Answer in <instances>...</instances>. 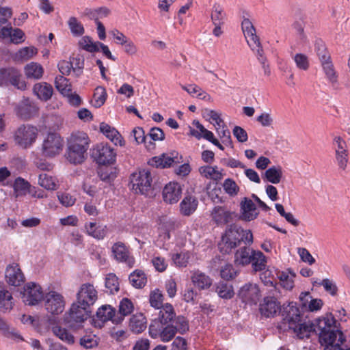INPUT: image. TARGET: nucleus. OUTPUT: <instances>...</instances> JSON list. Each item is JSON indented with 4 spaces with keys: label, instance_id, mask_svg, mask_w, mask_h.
I'll return each instance as SVG.
<instances>
[{
    "label": "nucleus",
    "instance_id": "nucleus-62",
    "mask_svg": "<svg viewBox=\"0 0 350 350\" xmlns=\"http://www.w3.org/2000/svg\"><path fill=\"white\" fill-rule=\"evenodd\" d=\"M151 262L155 269L159 272H163L167 267V263L165 259L159 255H154Z\"/></svg>",
    "mask_w": 350,
    "mask_h": 350
},
{
    "label": "nucleus",
    "instance_id": "nucleus-51",
    "mask_svg": "<svg viewBox=\"0 0 350 350\" xmlns=\"http://www.w3.org/2000/svg\"><path fill=\"white\" fill-rule=\"evenodd\" d=\"M38 53L34 46H26L21 49L16 54V59L18 60L27 61L33 57Z\"/></svg>",
    "mask_w": 350,
    "mask_h": 350
},
{
    "label": "nucleus",
    "instance_id": "nucleus-57",
    "mask_svg": "<svg viewBox=\"0 0 350 350\" xmlns=\"http://www.w3.org/2000/svg\"><path fill=\"white\" fill-rule=\"evenodd\" d=\"M278 278L281 282V285L283 288L291 290L294 286V281L293 278L294 275H289L287 273L282 271L280 272L278 275Z\"/></svg>",
    "mask_w": 350,
    "mask_h": 350
},
{
    "label": "nucleus",
    "instance_id": "nucleus-15",
    "mask_svg": "<svg viewBox=\"0 0 350 350\" xmlns=\"http://www.w3.org/2000/svg\"><path fill=\"white\" fill-rule=\"evenodd\" d=\"M43 298V293L40 285L30 282L24 287L23 302L29 306L38 304Z\"/></svg>",
    "mask_w": 350,
    "mask_h": 350
},
{
    "label": "nucleus",
    "instance_id": "nucleus-38",
    "mask_svg": "<svg viewBox=\"0 0 350 350\" xmlns=\"http://www.w3.org/2000/svg\"><path fill=\"white\" fill-rule=\"evenodd\" d=\"M44 72L42 66L36 62H31L25 67V73L27 78L40 79Z\"/></svg>",
    "mask_w": 350,
    "mask_h": 350
},
{
    "label": "nucleus",
    "instance_id": "nucleus-34",
    "mask_svg": "<svg viewBox=\"0 0 350 350\" xmlns=\"http://www.w3.org/2000/svg\"><path fill=\"white\" fill-rule=\"evenodd\" d=\"M85 228L90 236L96 239H103L107 232L106 226H96L95 222L85 224Z\"/></svg>",
    "mask_w": 350,
    "mask_h": 350
},
{
    "label": "nucleus",
    "instance_id": "nucleus-24",
    "mask_svg": "<svg viewBox=\"0 0 350 350\" xmlns=\"http://www.w3.org/2000/svg\"><path fill=\"white\" fill-rule=\"evenodd\" d=\"M100 132L106 136L115 145L122 146L124 145V140L120 133L110 125L102 122L100 124Z\"/></svg>",
    "mask_w": 350,
    "mask_h": 350
},
{
    "label": "nucleus",
    "instance_id": "nucleus-26",
    "mask_svg": "<svg viewBox=\"0 0 350 350\" xmlns=\"http://www.w3.org/2000/svg\"><path fill=\"white\" fill-rule=\"evenodd\" d=\"M37 112L38 108L36 106L28 99L22 101L16 108L17 115L23 120L30 119Z\"/></svg>",
    "mask_w": 350,
    "mask_h": 350
},
{
    "label": "nucleus",
    "instance_id": "nucleus-46",
    "mask_svg": "<svg viewBox=\"0 0 350 350\" xmlns=\"http://www.w3.org/2000/svg\"><path fill=\"white\" fill-rule=\"evenodd\" d=\"M172 324L174 325V327L177 333L184 334L189 331V321L183 316L176 317Z\"/></svg>",
    "mask_w": 350,
    "mask_h": 350
},
{
    "label": "nucleus",
    "instance_id": "nucleus-16",
    "mask_svg": "<svg viewBox=\"0 0 350 350\" xmlns=\"http://www.w3.org/2000/svg\"><path fill=\"white\" fill-rule=\"evenodd\" d=\"M259 310L265 317H273L281 311V305L275 297L267 296L260 304Z\"/></svg>",
    "mask_w": 350,
    "mask_h": 350
},
{
    "label": "nucleus",
    "instance_id": "nucleus-35",
    "mask_svg": "<svg viewBox=\"0 0 350 350\" xmlns=\"http://www.w3.org/2000/svg\"><path fill=\"white\" fill-rule=\"evenodd\" d=\"M199 172L202 176L216 181L222 179L224 176L223 170H219L217 166H202L200 167Z\"/></svg>",
    "mask_w": 350,
    "mask_h": 350
},
{
    "label": "nucleus",
    "instance_id": "nucleus-56",
    "mask_svg": "<svg viewBox=\"0 0 350 350\" xmlns=\"http://www.w3.org/2000/svg\"><path fill=\"white\" fill-rule=\"evenodd\" d=\"M98 338L96 335L88 334L84 335L80 339V345L85 349H92L96 347L98 344Z\"/></svg>",
    "mask_w": 350,
    "mask_h": 350
},
{
    "label": "nucleus",
    "instance_id": "nucleus-39",
    "mask_svg": "<svg viewBox=\"0 0 350 350\" xmlns=\"http://www.w3.org/2000/svg\"><path fill=\"white\" fill-rule=\"evenodd\" d=\"M52 331L53 333L63 342L68 345L75 343V337L67 329L56 325L53 327Z\"/></svg>",
    "mask_w": 350,
    "mask_h": 350
},
{
    "label": "nucleus",
    "instance_id": "nucleus-19",
    "mask_svg": "<svg viewBox=\"0 0 350 350\" xmlns=\"http://www.w3.org/2000/svg\"><path fill=\"white\" fill-rule=\"evenodd\" d=\"M7 282L12 286H18L25 281V276L19 265L16 263L9 265L5 270Z\"/></svg>",
    "mask_w": 350,
    "mask_h": 350
},
{
    "label": "nucleus",
    "instance_id": "nucleus-45",
    "mask_svg": "<svg viewBox=\"0 0 350 350\" xmlns=\"http://www.w3.org/2000/svg\"><path fill=\"white\" fill-rule=\"evenodd\" d=\"M55 85L63 96L68 94L69 92L72 91L71 84L69 83L68 79L62 75L55 77Z\"/></svg>",
    "mask_w": 350,
    "mask_h": 350
},
{
    "label": "nucleus",
    "instance_id": "nucleus-43",
    "mask_svg": "<svg viewBox=\"0 0 350 350\" xmlns=\"http://www.w3.org/2000/svg\"><path fill=\"white\" fill-rule=\"evenodd\" d=\"M107 98L106 90L102 86H98L95 90L91 101L92 106L98 108L104 105Z\"/></svg>",
    "mask_w": 350,
    "mask_h": 350
},
{
    "label": "nucleus",
    "instance_id": "nucleus-64",
    "mask_svg": "<svg viewBox=\"0 0 350 350\" xmlns=\"http://www.w3.org/2000/svg\"><path fill=\"white\" fill-rule=\"evenodd\" d=\"M204 116L208 118L209 120L215 126H220L221 124L224 122L220 118V115L214 110L206 109L204 111Z\"/></svg>",
    "mask_w": 350,
    "mask_h": 350
},
{
    "label": "nucleus",
    "instance_id": "nucleus-17",
    "mask_svg": "<svg viewBox=\"0 0 350 350\" xmlns=\"http://www.w3.org/2000/svg\"><path fill=\"white\" fill-rule=\"evenodd\" d=\"M112 253L116 260L125 262L132 267L135 264V259L131 255L129 247L122 242H117L112 246Z\"/></svg>",
    "mask_w": 350,
    "mask_h": 350
},
{
    "label": "nucleus",
    "instance_id": "nucleus-54",
    "mask_svg": "<svg viewBox=\"0 0 350 350\" xmlns=\"http://www.w3.org/2000/svg\"><path fill=\"white\" fill-rule=\"evenodd\" d=\"M296 66L301 70H307L309 68L310 63L307 55L303 53H297L292 56Z\"/></svg>",
    "mask_w": 350,
    "mask_h": 350
},
{
    "label": "nucleus",
    "instance_id": "nucleus-61",
    "mask_svg": "<svg viewBox=\"0 0 350 350\" xmlns=\"http://www.w3.org/2000/svg\"><path fill=\"white\" fill-rule=\"evenodd\" d=\"M163 302V295L159 289L153 291L150 295V303L151 306L155 308H161Z\"/></svg>",
    "mask_w": 350,
    "mask_h": 350
},
{
    "label": "nucleus",
    "instance_id": "nucleus-50",
    "mask_svg": "<svg viewBox=\"0 0 350 350\" xmlns=\"http://www.w3.org/2000/svg\"><path fill=\"white\" fill-rule=\"evenodd\" d=\"M68 25L73 36H80L84 33V27L76 17H70L68 21Z\"/></svg>",
    "mask_w": 350,
    "mask_h": 350
},
{
    "label": "nucleus",
    "instance_id": "nucleus-60",
    "mask_svg": "<svg viewBox=\"0 0 350 350\" xmlns=\"http://www.w3.org/2000/svg\"><path fill=\"white\" fill-rule=\"evenodd\" d=\"M223 188L225 192L231 196L237 195L239 191V186L236 182L231 178H227L224 180Z\"/></svg>",
    "mask_w": 350,
    "mask_h": 350
},
{
    "label": "nucleus",
    "instance_id": "nucleus-8",
    "mask_svg": "<svg viewBox=\"0 0 350 350\" xmlns=\"http://www.w3.org/2000/svg\"><path fill=\"white\" fill-rule=\"evenodd\" d=\"M239 228L237 225H230L222 236L218 247L221 253L228 254L241 241Z\"/></svg>",
    "mask_w": 350,
    "mask_h": 350
},
{
    "label": "nucleus",
    "instance_id": "nucleus-23",
    "mask_svg": "<svg viewBox=\"0 0 350 350\" xmlns=\"http://www.w3.org/2000/svg\"><path fill=\"white\" fill-rule=\"evenodd\" d=\"M302 308L310 312L319 310L323 306L321 299L312 298L309 292H302L299 295Z\"/></svg>",
    "mask_w": 350,
    "mask_h": 350
},
{
    "label": "nucleus",
    "instance_id": "nucleus-58",
    "mask_svg": "<svg viewBox=\"0 0 350 350\" xmlns=\"http://www.w3.org/2000/svg\"><path fill=\"white\" fill-rule=\"evenodd\" d=\"M172 259L176 266L185 267L187 266L189 262V254L187 252L174 254L172 256Z\"/></svg>",
    "mask_w": 350,
    "mask_h": 350
},
{
    "label": "nucleus",
    "instance_id": "nucleus-21",
    "mask_svg": "<svg viewBox=\"0 0 350 350\" xmlns=\"http://www.w3.org/2000/svg\"><path fill=\"white\" fill-rule=\"evenodd\" d=\"M260 295L256 284L248 283L242 286V301L256 304Z\"/></svg>",
    "mask_w": 350,
    "mask_h": 350
},
{
    "label": "nucleus",
    "instance_id": "nucleus-10",
    "mask_svg": "<svg viewBox=\"0 0 350 350\" xmlns=\"http://www.w3.org/2000/svg\"><path fill=\"white\" fill-rule=\"evenodd\" d=\"M329 317L332 316L327 315L325 317L317 319L315 320L314 323H312L310 321L308 322H302V321L301 320L300 322H298L289 329L293 331V333L299 339L309 338L311 334L314 332H317V329L319 331V338L320 339V333L321 332V329L317 325L318 321L319 320L325 319Z\"/></svg>",
    "mask_w": 350,
    "mask_h": 350
},
{
    "label": "nucleus",
    "instance_id": "nucleus-59",
    "mask_svg": "<svg viewBox=\"0 0 350 350\" xmlns=\"http://www.w3.org/2000/svg\"><path fill=\"white\" fill-rule=\"evenodd\" d=\"M318 285L323 286L325 291L332 296H336L338 294V290L336 283L328 278L320 281Z\"/></svg>",
    "mask_w": 350,
    "mask_h": 350
},
{
    "label": "nucleus",
    "instance_id": "nucleus-41",
    "mask_svg": "<svg viewBox=\"0 0 350 350\" xmlns=\"http://www.w3.org/2000/svg\"><path fill=\"white\" fill-rule=\"evenodd\" d=\"M211 20L213 25H223L224 24L226 13L221 5L214 4L211 12Z\"/></svg>",
    "mask_w": 350,
    "mask_h": 350
},
{
    "label": "nucleus",
    "instance_id": "nucleus-49",
    "mask_svg": "<svg viewBox=\"0 0 350 350\" xmlns=\"http://www.w3.org/2000/svg\"><path fill=\"white\" fill-rule=\"evenodd\" d=\"M13 187L15 196L18 197L19 196L25 195L27 191L30 187V185L23 178L18 177L15 180Z\"/></svg>",
    "mask_w": 350,
    "mask_h": 350
},
{
    "label": "nucleus",
    "instance_id": "nucleus-28",
    "mask_svg": "<svg viewBox=\"0 0 350 350\" xmlns=\"http://www.w3.org/2000/svg\"><path fill=\"white\" fill-rule=\"evenodd\" d=\"M198 205L196 198L191 195L185 196L180 204V211L184 216H189L195 212Z\"/></svg>",
    "mask_w": 350,
    "mask_h": 350
},
{
    "label": "nucleus",
    "instance_id": "nucleus-30",
    "mask_svg": "<svg viewBox=\"0 0 350 350\" xmlns=\"http://www.w3.org/2000/svg\"><path fill=\"white\" fill-rule=\"evenodd\" d=\"M33 91L38 98L44 101L49 100L53 92L52 86L46 82L36 83Z\"/></svg>",
    "mask_w": 350,
    "mask_h": 350
},
{
    "label": "nucleus",
    "instance_id": "nucleus-22",
    "mask_svg": "<svg viewBox=\"0 0 350 350\" xmlns=\"http://www.w3.org/2000/svg\"><path fill=\"white\" fill-rule=\"evenodd\" d=\"M254 202L250 198H242V221H250L254 220L258 215Z\"/></svg>",
    "mask_w": 350,
    "mask_h": 350
},
{
    "label": "nucleus",
    "instance_id": "nucleus-44",
    "mask_svg": "<svg viewBox=\"0 0 350 350\" xmlns=\"http://www.w3.org/2000/svg\"><path fill=\"white\" fill-rule=\"evenodd\" d=\"M13 307L12 296L8 291H0V310L3 312L10 311Z\"/></svg>",
    "mask_w": 350,
    "mask_h": 350
},
{
    "label": "nucleus",
    "instance_id": "nucleus-7",
    "mask_svg": "<svg viewBox=\"0 0 350 350\" xmlns=\"http://www.w3.org/2000/svg\"><path fill=\"white\" fill-rule=\"evenodd\" d=\"M12 85L18 90H24L26 83L22 79L20 72L14 68L0 69V85L8 86Z\"/></svg>",
    "mask_w": 350,
    "mask_h": 350
},
{
    "label": "nucleus",
    "instance_id": "nucleus-63",
    "mask_svg": "<svg viewBox=\"0 0 350 350\" xmlns=\"http://www.w3.org/2000/svg\"><path fill=\"white\" fill-rule=\"evenodd\" d=\"M264 271L261 273L260 278L262 282L267 286H275L276 284V280L274 278L272 272L269 270H263Z\"/></svg>",
    "mask_w": 350,
    "mask_h": 350
},
{
    "label": "nucleus",
    "instance_id": "nucleus-2",
    "mask_svg": "<svg viewBox=\"0 0 350 350\" xmlns=\"http://www.w3.org/2000/svg\"><path fill=\"white\" fill-rule=\"evenodd\" d=\"M90 139L88 135L81 131L72 133L68 139V145L65 157L73 164H81L87 158Z\"/></svg>",
    "mask_w": 350,
    "mask_h": 350
},
{
    "label": "nucleus",
    "instance_id": "nucleus-20",
    "mask_svg": "<svg viewBox=\"0 0 350 350\" xmlns=\"http://www.w3.org/2000/svg\"><path fill=\"white\" fill-rule=\"evenodd\" d=\"M181 194V186L177 183H170L165 185L163 191L164 201L170 204L176 203L180 198Z\"/></svg>",
    "mask_w": 350,
    "mask_h": 350
},
{
    "label": "nucleus",
    "instance_id": "nucleus-12",
    "mask_svg": "<svg viewBox=\"0 0 350 350\" xmlns=\"http://www.w3.org/2000/svg\"><path fill=\"white\" fill-rule=\"evenodd\" d=\"M45 308L52 314H59L65 308V299L60 293L56 291H50L45 296Z\"/></svg>",
    "mask_w": 350,
    "mask_h": 350
},
{
    "label": "nucleus",
    "instance_id": "nucleus-32",
    "mask_svg": "<svg viewBox=\"0 0 350 350\" xmlns=\"http://www.w3.org/2000/svg\"><path fill=\"white\" fill-rule=\"evenodd\" d=\"M267 262L266 256L259 250L254 252L251 256V259L247 261V264H252V267L254 272L265 270L267 267Z\"/></svg>",
    "mask_w": 350,
    "mask_h": 350
},
{
    "label": "nucleus",
    "instance_id": "nucleus-36",
    "mask_svg": "<svg viewBox=\"0 0 350 350\" xmlns=\"http://www.w3.org/2000/svg\"><path fill=\"white\" fill-rule=\"evenodd\" d=\"M283 174L282 168L280 165H274L267 169L264 174V178L272 184H278Z\"/></svg>",
    "mask_w": 350,
    "mask_h": 350
},
{
    "label": "nucleus",
    "instance_id": "nucleus-6",
    "mask_svg": "<svg viewBox=\"0 0 350 350\" xmlns=\"http://www.w3.org/2000/svg\"><path fill=\"white\" fill-rule=\"evenodd\" d=\"M132 189L136 193L148 195L151 190L152 177L150 172L147 170H140L132 174L131 177Z\"/></svg>",
    "mask_w": 350,
    "mask_h": 350
},
{
    "label": "nucleus",
    "instance_id": "nucleus-42",
    "mask_svg": "<svg viewBox=\"0 0 350 350\" xmlns=\"http://www.w3.org/2000/svg\"><path fill=\"white\" fill-rule=\"evenodd\" d=\"M98 175L101 180L110 183L116 178V172L115 169L105 165L98 168Z\"/></svg>",
    "mask_w": 350,
    "mask_h": 350
},
{
    "label": "nucleus",
    "instance_id": "nucleus-55",
    "mask_svg": "<svg viewBox=\"0 0 350 350\" xmlns=\"http://www.w3.org/2000/svg\"><path fill=\"white\" fill-rule=\"evenodd\" d=\"M321 66L329 81L332 83L336 82L337 80V76L331 59L327 61L321 62Z\"/></svg>",
    "mask_w": 350,
    "mask_h": 350
},
{
    "label": "nucleus",
    "instance_id": "nucleus-33",
    "mask_svg": "<svg viewBox=\"0 0 350 350\" xmlns=\"http://www.w3.org/2000/svg\"><path fill=\"white\" fill-rule=\"evenodd\" d=\"M176 157H174V154L172 155L167 154H163L158 157H153L150 163L151 165L156 167L165 168L170 167L174 163H178V161H176Z\"/></svg>",
    "mask_w": 350,
    "mask_h": 350
},
{
    "label": "nucleus",
    "instance_id": "nucleus-13",
    "mask_svg": "<svg viewBox=\"0 0 350 350\" xmlns=\"http://www.w3.org/2000/svg\"><path fill=\"white\" fill-rule=\"evenodd\" d=\"M92 154L100 165H105L116 161V153L113 148L107 144H98L93 150Z\"/></svg>",
    "mask_w": 350,
    "mask_h": 350
},
{
    "label": "nucleus",
    "instance_id": "nucleus-3",
    "mask_svg": "<svg viewBox=\"0 0 350 350\" xmlns=\"http://www.w3.org/2000/svg\"><path fill=\"white\" fill-rule=\"evenodd\" d=\"M90 309L77 302L73 303L69 311L64 315L65 323L73 330L81 329L83 323L90 317Z\"/></svg>",
    "mask_w": 350,
    "mask_h": 350
},
{
    "label": "nucleus",
    "instance_id": "nucleus-31",
    "mask_svg": "<svg viewBox=\"0 0 350 350\" xmlns=\"http://www.w3.org/2000/svg\"><path fill=\"white\" fill-rule=\"evenodd\" d=\"M174 318H176V314L173 306L170 304H166L161 308L157 322L162 325L172 324Z\"/></svg>",
    "mask_w": 350,
    "mask_h": 350
},
{
    "label": "nucleus",
    "instance_id": "nucleus-27",
    "mask_svg": "<svg viewBox=\"0 0 350 350\" xmlns=\"http://www.w3.org/2000/svg\"><path fill=\"white\" fill-rule=\"evenodd\" d=\"M129 328L134 334H140L147 327L146 318L142 313L133 314L129 321Z\"/></svg>",
    "mask_w": 350,
    "mask_h": 350
},
{
    "label": "nucleus",
    "instance_id": "nucleus-18",
    "mask_svg": "<svg viewBox=\"0 0 350 350\" xmlns=\"http://www.w3.org/2000/svg\"><path fill=\"white\" fill-rule=\"evenodd\" d=\"M280 312L283 321L284 323H288L289 328L301 320L299 308L293 302L290 303L286 306H284Z\"/></svg>",
    "mask_w": 350,
    "mask_h": 350
},
{
    "label": "nucleus",
    "instance_id": "nucleus-9",
    "mask_svg": "<svg viewBox=\"0 0 350 350\" xmlns=\"http://www.w3.org/2000/svg\"><path fill=\"white\" fill-rule=\"evenodd\" d=\"M97 299L98 291L94 286L90 283H84L81 285L77 293L76 302L90 308Z\"/></svg>",
    "mask_w": 350,
    "mask_h": 350
},
{
    "label": "nucleus",
    "instance_id": "nucleus-1",
    "mask_svg": "<svg viewBox=\"0 0 350 350\" xmlns=\"http://www.w3.org/2000/svg\"><path fill=\"white\" fill-rule=\"evenodd\" d=\"M242 32L244 33L247 45L262 65L265 75L269 76L271 70L260 38L256 34V30L252 22L245 16H242Z\"/></svg>",
    "mask_w": 350,
    "mask_h": 350
},
{
    "label": "nucleus",
    "instance_id": "nucleus-37",
    "mask_svg": "<svg viewBox=\"0 0 350 350\" xmlns=\"http://www.w3.org/2000/svg\"><path fill=\"white\" fill-rule=\"evenodd\" d=\"M129 279L130 283L137 288H143L147 282V278L145 273L143 271L139 269H136L133 273H131Z\"/></svg>",
    "mask_w": 350,
    "mask_h": 350
},
{
    "label": "nucleus",
    "instance_id": "nucleus-25",
    "mask_svg": "<svg viewBox=\"0 0 350 350\" xmlns=\"http://www.w3.org/2000/svg\"><path fill=\"white\" fill-rule=\"evenodd\" d=\"M98 320L105 323L109 320L113 323H119L122 321L121 317L116 316V310L111 306H103L96 312Z\"/></svg>",
    "mask_w": 350,
    "mask_h": 350
},
{
    "label": "nucleus",
    "instance_id": "nucleus-40",
    "mask_svg": "<svg viewBox=\"0 0 350 350\" xmlns=\"http://www.w3.org/2000/svg\"><path fill=\"white\" fill-rule=\"evenodd\" d=\"M215 291L222 299H230L234 295L232 286L224 282H219L216 284Z\"/></svg>",
    "mask_w": 350,
    "mask_h": 350
},
{
    "label": "nucleus",
    "instance_id": "nucleus-4",
    "mask_svg": "<svg viewBox=\"0 0 350 350\" xmlns=\"http://www.w3.org/2000/svg\"><path fill=\"white\" fill-rule=\"evenodd\" d=\"M64 139L57 133H49L41 144V154L46 158H54L60 154L64 148Z\"/></svg>",
    "mask_w": 350,
    "mask_h": 350
},
{
    "label": "nucleus",
    "instance_id": "nucleus-53",
    "mask_svg": "<svg viewBox=\"0 0 350 350\" xmlns=\"http://www.w3.org/2000/svg\"><path fill=\"white\" fill-rule=\"evenodd\" d=\"M105 287L110 293H114L119 291V282L118 277L114 273H109L105 278Z\"/></svg>",
    "mask_w": 350,
    "mask_h": 350
},
{
    "label": "nucleus",
    "instance_id": "nucleus-29",
    "mask_svg": "<svg viewBox=\"0 0 350 350\" xmlns=\"http://www.w3.org/2000/svg\"><path fill=\"white\" fill-rule=\"evenodd\" d=\"M191 282L200 290L208 288L212 285V279L200 271H195L191 275Z\"/></svg>",
    "mask_w": 350,
    "mask_h": 350
},
{
    "label": "nucleus",
    "instance_id": "nucleus-47",
    "mask_svg": "<svg viewBox=\"0 0 350 350\" xmlns=\"http://www.w3.org/2000/svg\"><path fill=\"white\" fill-rule=\"evenodd\" d=\"M134 309L132 301L128 298H124L120 303L118 314L116 317H121L122 319L125 316L130 314Z\"/></svg>",
    "mask_w": 350,
    "mask_h": 350
},
{
    "label": "nucleus",
    "instance_id": "nucleus-11",
    "mask_svg": "<svg viewBox=\"0 0 350 350\" xmlns=\"http://www.w3.org/2000/svg\"><path fill=\"white\" fill-rule=\"evenodd\" d=\"M211 220L216 225L221 226L239 218L235 212L231 211L223 206H215L211 212Z\"/></svg>",
    "mask_w": 350,
    "mask_h": 350
},
{
    "label": "nucleus",
    "instance_id": "nucleus-5",
    "mask_svg": "<svg viewBox=\"0 0 350 350\" xmlns=\"http://www.w3.org/2000/svg\"><path fill=\"white\" fill-rule=\"evenodd\" d=\"M39 131L36 126L22 124L15 131L14 139L23 148L31 147L36 141Z\"/></svg>",
    "mask_w": 350,
    "mask_h": 350
},
{
    "label": "nucleus",
    "instance_id": "nucleus-14",
    "mask_svg": "<svg viewBox=\"0 0 350 350\" xmlns=\"http://www.w3.org/2000/svg\"><path fill=\"white\" fill-rule=\"evenodd\" d=\"M163 327V325H160L157 321H154L149 327V333L152 338H156L159 335L161 340L163 342H169L171 340L177 333L174 327L173 324H167Z\"/></svg>",
    "mask_w": 350,
    "mask_h": 350
},
{
    "label": "nucleus",
    "instance_id": "nucleus-48",
    "mask_svg": "<svg viewBox=\"0 0 350 350\" xmlns=\"http://www.w3.org/2000/svg\"><path fill=\"white\" fill-rule=\"evenodd\" d=\"M81 48L90 52H98V46L100 44V42H94L92 39L89 36L83 37L79 42Z\"/></svg>",
    "mask_w": 350,
    "mask_h": 350
},
{
    "label": "nucleus",
    "instance_id": "nucleus-52",
    "mask_svg": "<svg viewBox=\"0 0 350 350\" xmlns=\"http://www.w3.org/2000/svg\"><path fill=\"white\" fill-rule=\"evenodd\" d=\"M38 184L47 190H55L56 183L53 178L46 173L39 175Z\"/></svg>",
    "mask_w": 350,
    "mask_h": 350
}]
</instances>
